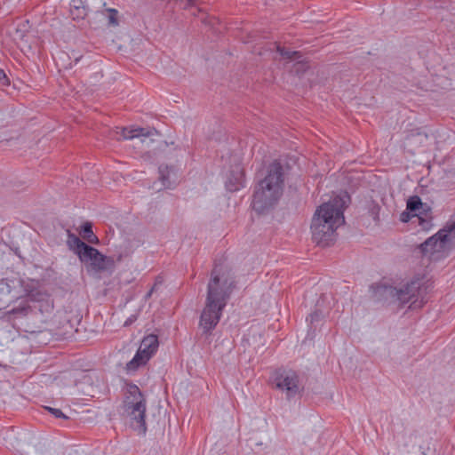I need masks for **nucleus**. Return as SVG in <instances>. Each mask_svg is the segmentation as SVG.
Masks as SVG:
<instances>
[{"instance_id": "f257e3e1", "label": "nucleus", "mask_w": 455, "mask_h": 455, "mask_svg": "<svg viewBox=\"0 0 455 455\" xmlns=\"http://www.w3.org/2000/svg\"><path fill=\"white\" fill-rule=\"evenodd\" d=\"M235 278L226 266L215 265L207 285L205 305L200 317V326L210 331L220 322L222 312L235 288Z\"/></svg>"}, {"instance_id": "f03ea898", "label": "nucleus", "mask_w": 455, "mask_h": 455, "mask_svg": "<svg viewBox=\"0 0 455 455\" xmlns=\"http://www.w3.org/2000/svg\"><path fill=\"white\" fill-rule=\"evenodd\" d=\"M349 196L347 193L334 196L316 210L311 223L312 239L318 245L329 246L336 240V230L345 223L343 215Z\"/></svg>"}, {"instance_id": "7ed1b4c3", "label": "nucleus", "mask_w": 455, "mask_h": 455, "mask_svg": "<svg viewBox=\"0 0 455 455\" xmlns=\"http://www.w3.org/2000/svg\"><path fill=\"white\" fill-rule=\"evenodd\" d=\"M428 285L422 278H414L398 286L380 283L372 286L375 296L381 299L398 302L403 306L411 302L412 309L420 308L427 302Z\"/></svg>"}, {"instance_id": "20e7f679", "label": "nucleus", "mask_w": 455, "mask_h": 455, "mask_svg": "<svg viewBox=\"0 0 455 455\" xmlns=\"http://www.w3.org/2000/svg\"><path fill=\"white\" fill-rule=\"evenodd\" d=\"M284 186V172L280 163L275 161L267 170L253 194V209L263 213L274 207L283 195Z\"/></svg>"}, {"instance_id": "39448f33", "label": "nucleus", "mask_w": 455, "mask_h": 455, "mask_svg": "<svg viewBox=\"0 0 455 455\" xmlns=\"http://www.w3.org/2000/svg\"><path fill=\"white\" fill-rule=\"evenodd\" d=\"M455 247V214L435 235L420 244L421 252L431 260H438Z\"/></svg>"}, {"instance_id": "423d86ee", "label": "nucleus", "mask_w": 455, "mask_h": 455, "mask_svg": "<svg viewBox=\"0 0 455 455\" xmlns=\"http://www.w3.org/2000/svg\"><path fill=\"white\" fill-rule=\"evenodd\" d=\"M124 414L130 418L131 424L140 434H145L146 399L140 388L133 384L127 385L123 403Z\"/></svg>"}, {"instance_id": "0eeeda50", "label": "nucleus", "mask_w": 455, "mask_h": 455, "mask_svg": "<svg viewBox=\"0 0 455 455\" xmlns=\"http://www.w3.org/2000/svg\"><path fill=\"white\" fill-rule=\"evenodd\" d=\"M67 243L69 249L77 255L82 263L89 264L97 272L105 271L115 263L113 258L103 255L98 249L85 243L69 231Z\"/></svg>"}, {"instance_id": "6e6552de", "label": "nucleus", "mask_w": 455, "mask_h": 455, "mask_svg": "<svg viewBox=\"0 0 455 455\" xmlns=\"http://www.w3.org/2000/svg\"><path fill=\"white\" fill-rule=\"evenodd\" d=\"M274 382L278 389L285 392L289 399L300 394L304 389L299 374L292 370L277 371L274 376Z\"/></svg>"}, {"instance_id": "1a4fd4ad", "label": "nucleus", "mask_w": 455, "mask_h": 455, "mask_svg": "<svg viewBox=\"0 0 455 455\" xmlns=\"http://www.w3.org/2000/svg\"><path fill=\"white\" fill-rule=\"evenodd\" d=\"M158 337L149 334L143 338L134 357L127 363L128 371H136L140 366L145 365L158 349Z\"/></svg>"}, {"instance_id": "9d476101", "label": "nucleus", "mask_w": 455, "mask_h": 455, "mask_svg": "<svg viewBox=\"0 0 455 455\" xmlns=\"http://www.w3.org/2000/svg\"><path fill=\"white\" fill-rule=\"evenodd\" d=\"M27 296L32 301L39 303V311L44 314H51L53 310V300L48 293L41 291L34 285H27L25 287Z\"/></svg>"}, {"instance_id": "9b49d317", "label": "nucleus", "mask_w": 455, "mask_h": 455, "mask_svg": "<svg viewBox=\"0 0 455 455\" xmlns=\"http://www.w3.org/2000/svg\"><path fill=\"white\" fill-rule=\"evenodd\" d=\"M154 133V130L147 129V128H122L120 132V137L118 139L123 138L124 140H132L134 138H147L151 136Z\"/></svg>"}, {"instance_id": "f8f14e48", "label": "nucleus", "mask_w": 455, "mask_h": 455, "mask_svg": "<svg viewBox=\"0 0 455 455\" xmlns=\"http://www.w3.org/2000/svg\"><path fill=\"white\" fill-rule=\"evenodd\" d=\"M30 311V306L28 303L23 302L20 304L18 307H13L12 309L4 313L1 318L4 321L10 323L16 318H20L28 315Z\"/></svg>"}, {"instance_id": "ddd939ff", "label": "nucleus", "mask_w": 455, "mask_h": 455, "mask_svg": "<svg viewBox=\"0 0 455 455\" xmlns=\"http://www.w3.org/2000/svg\"><path fill=\"white\" fill-rule=\"evenodd\" d=\"M232 177H228L226 181V188L228 191H237L243 185V173L239 168L231 172Z\"/></svg>"}, {"instance_id": "4468645a", "label": "nucleus", "mask_w": 455, "mask_h": 455, "mask_svg": "<svg viewBox=\"0 0 455 455\" xmlns=\"http://www.w3.org/2000/svg\"><path fill=\"white\" fill-rule=\"evenodd\" d=\"M80 235L89 243H92V244H99L100 243V240H99L98 236L92 231V226L91 222H88V221L84 222L81 226Z\"/></svg>"}, {"instance_id": "2eb2a0df", "label": "nucleus", "mask_w": 455, "mask_h": 455, "mask_svg": "<svg viewBox=\"0 0 455 455\" xmlns=\"http://www.w3.org/2000/svg\"><path fill=\"white\" fill-rule=\"evenodd\" d=\"M276 49L280 55L285 60H299L301 58V53L299 52L288 51L281 47L280 45H276Z\"/></svg>"}, {"instance_id": "dca6fc26", "label": "nucleus", "mask_w": 455, "mask_h": 455, "mask_svg": "<svg viewBox=\"0 0 455 455\" xmlns=\"http://www.w3.org/2000/svg\"><path fill=\"white\" fill-rule=\"evenodd\" d=\"M70 15L73 20H83L87 15V7H79L76 5L70 7Z\"/></svg>"}, {"instance_id": "f3484780", "label": "nucleus", "mask_w": 455, "mask_h": 455, "mask_svg": "<svg viewBox=\"0 0 455 455\" xmlns=\"http://www.w3.org/2000/svg\"><path fill=\"white\" fill-rule=\"evenodd\" d=\"M423 205L419 196H412L407 202V209L411 212H416Z\"/></svg>"}, {"instance_id": "a211bd4d", "label": "nucleus", "mask_w": 455, "mask_h": 455, "mask_svg": "<svg viewBox=\"0 0 455 455\" xmlns=\"http://www.w3.org/2000/svg\"><path fill=\"white\" fill-rule=\"evenodd\" d=\"M170 172L171 168L168 165H161L159 167L160 180L164 187L167 186V183L169 182Z\"/></svg>"}, {"instance_id": "6ab92c4d", "label": "nucleus", "mask_w": 455, "mask_h": 455, "mask_svg": "<svg viewBox=\"0 0 455 455\" xmlns=\"http://www.w3.org/2000/svg\"><path fill=\"white\" fill-rule=\"evenodd\" d=\"M106 12H108V24L111 26H117L118 25V20H117V11L116 9H107Z\"/></svg>"}, {"instance_id": "aec40b11", "label": "nucleus", "mask_w": 455, "mask_h": 455, "mask_svg": "<svg viewBox=\"0 0 455 455\" xmlns=\"http://www.w3.org/2000/svg\"><path fill=\"white\" fill-rule=\"evenodd\" d=\"M44 409L48 411L51 414H52L57 419H68V417L60 410L49 406H45Z\"/></svg>"}, {"instance_id": "412c9836", "label": "nucleus", "mask_w": 455, "mask_h": 455, "mask_svg": "<svg viewBox=\"0 0 455 455\" xmlns=\"http://www.w3.org/2000/svg\"><path fill=\"white\" fill-rule=\"evenodd\" d=\"M10 84L9 78L3 69H0V86H8Z\"/></svg>"}, {"instance_id": "4be33fe9", "label": "nucleus", "mask_w": 455, "mask_h": 455, "mask_svg": "<svg viewBox=\"0 0 455 455\" xmlns=\"http://www.w3.org/2000/svg\"><path fill=\"white\" fill-rule=\"evenodd\" d=\"M74 5H76L77 8L87 7L84 0H71L70 7H74Z\"/></svg>"}, {"instance_id": "5701e85b", "label": "nucleus", "mask_w": 455, "mask_h": 455, "mask_svg": "<svg viewBox=\"0 0 455 455\" xmlns=\"http://www.w3.org/2000/svg\"><path fill=\"white\" fill-rule=\"evenodd\" d=\"M130 255L129 251H125L124 253H120L116 256V261L121 262L124 257H128Z\"/></svg>"}, {"instance_id": "b1692460", "label": "nucleus", "mask_w": 455, "mask_h": 455, "mask_svg": "<svg viewBox=\"0 0 455 455\" xmlns=\"http://www.w3.org/2000/svg\"><path fill=\"white\" fill-rule=\"evenodd\" d=\"M320 315L318 314V312H314L309 315L311 323H313L314 321H317Z\"/></svg>"}, {"instance_id": "393cba45", "label": "nucleus", "mask_w": 455, "mask_h": 455, "mask_svg": "<svg viewBox=\"0 0 455 455\" xmlns=\"http://www.w3.org/2000/svg\"><path fill=\"white\" fill-rule=\"evenodd\" d=\"M378 210H379V207L377 205H374L373 208H372L373 214H374V217H373L374 220L377 219L376 214H377Z\"/></svg>"}, {"instance_id": "a878e982", "label": "nucleus", "mask_w": 455, "mask_h": 455, "mask_svg": "<svg viewBox=\"0 0 455 455\" xmlns=\"http://www.w3.org/2000/svg\"><path fill=\"white\" fill-rule=\"evenodd\" d=\"M152 291H148L145 295V299H148L152 296Z\"/></svg>"}, {"instance_id": "bb28decb", "label": "nucleus", "mask_w": 455, "mask_h": 455, "mask_svg": "<svg viewBox=\"0 0 455 455\" xmlns=\"http://www.w3.org/2000/svg\"><path fill=\"white\" fill-rule=\"evenodd\" d=\"M401 220H402V221H407V216H405V213H404V212H403V213H402V215H401Z\"/></svg>"}, {"instance_id": "cd10ccee", "label": "nucleus", "mask_w": 455, "mask_h": 455, "mask_svg": "<svg viewBox=\"0 0 455 455\" xmlns=\"http://www.w3.org/2000/svg\"><path fill=\"white\" fill-rule=\"evenodd\" d=\"M156 283H155L149 291H152V293L156 291Z\"/></svg>"}, {"instance_id": "c85d7f7f", "label": "nucleus", "mask_w": 455, "mask_h": 455, "mask_svg": "<svg viewBox=\"0 0 455 455\" xmlns=\"http://www.w3.org/2000/svg\"><path fill=\"white\" fill-rule=\"evenodd\" d=\"M156 283H155L149 291H152V293L156 291Z\"/></svg>"}]
</instances>
